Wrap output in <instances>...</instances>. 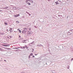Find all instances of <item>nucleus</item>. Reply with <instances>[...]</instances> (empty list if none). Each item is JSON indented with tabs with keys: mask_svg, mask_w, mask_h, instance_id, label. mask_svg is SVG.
Wrapping results in <instances>:
<instances>
[{
	"mask_svg": "<svg viewBox=\"0 0 73 73\" xmlns=\"http://www.w3.org/2000/svg\"><path fill=\"white\" fill-rule=\"evenodd\" d=\"M23 29L24 30L22 31V32L23 33H25L28 31V30L27 28H24Z\"/></svg>",
	"mask_w": 73,
	"mask_h": 73,
	"instance_id": "f257e3e1",
	"label": "nucleus"
},
{
	"mask_svg": "<svg viewBox=\"0 0 73 73\" xmlns=\"http://www.w3.org/2000/svg\"><path fill=\"white\" fill-rule=\"evenodd\" d=\"M28 33H29V34L31 35L33 33L32 32H30L29 31H28Z\"/></svg>",
	"mask_w": 73,
	"mask_h": 73,
	"instance_id": "f03ea898",
	"label": "nucleus"
},
{
	"mask_svg": "<svg viewBox=\"0 0 73 73\" xmlns=\"http://www.w3.org/2000/svg\"><path fill=\"white\" fill-rule=\"evenodd\" d=\"M68 35H72V33H71V32H69L68 33Z\"/></svg>",
	"mask_w": 73,
	"mask_h": 73,
	"instance_id": "7ed1b4c3",
	"label": "nucleus"
},
{
	"mask_svg": "<svg viewBox=\"0 0 73 73\" xmlns=\"http://www.w3.org/2000/svg\"><path fill=\"white\" fill-rule=\"evenodd\" d=\"M37 46H42V45H41V44H38Z\"/></svg>",
	"mask_w": 73,
	"mask_h": 73,
	"instance_id": "20e7f679",
	"label": "nucleus"
},
{
	"mask_svg": "<svg viewBox=\"0 0 73 73\" xmlns=\"http://www.w3.org/2000/svg\"><path fill=\"white\" fill-rule=\"evenodd\" d=\"M12 8L13 9L15 10V9H17V8H16V7H12Z\"/></svg>",
	"mask_w": 73,
	"mask_h": 73,
	"instance_id": "39448f33",
	"label": "nucleus"
},
{
	"mask_svg": "<svg viewBox=\"0 0 73 73\" xmlns=\"http://www.w3.org/2000/svg\"><path fill=\"white\" fill-rule=\"evenodd\" d=\"M7 8H8V7H6L4 8V9H7Z\"/></svg>",
	"mask_w": 73,
	"mask_h": 73,
	"instance_id": "423d86ee",
	"label": "nucleus"
},
{
	"mask_svg": "<svg viewBox=\"0 0 73 73\" xmlns=\"http://www.w3.org/2000/svg\"><path fill=\"white\" fill-rule=\"evenodd\" d=\"M29 56H33V54L32 53H31Z\"/></svg>",
	"mask_w": 73,
	"mask_h": 73,
	"instance_id": "0eeeda50",
	"label": "nucleus"
},
{
	"mask_svg": "<svg viewBox=\"0 0 73 73\" xmlns=\"http://www.w3.org/2000/svg\"><path fill=\"white\" fill-rule=\"evenodd\" d=\"M1 35H5V33H1Z\"/></svg>",
	"mask_w": 73,
	"mask_h": 73,
	"instance_id": "6e6552de",
	"label": "nucleus"
},
{
	"mask_svg": "<svg viewBox=\"0 0 73 73\" xmlns=\"http://www.w3.org/2000/svg\"><path fill=\"white\" fill-rule=\"evenodd\" d=\"M55 3H56V5H57V4H58V1H57Z\"/></svg>",
	"mask_w": 73,
	"mask_h": 73,
	"instance_id": "1a4fd4ad",
	"label": "nucleus"
},
{
	"mask_svg": "<svg viewBox=\"0 0 73 73\" xmlns=\"http://www.w3.org/2000/svg\"><path fill=\"white\" fill-rule=\"evenodd\" d=\"M8 38H11V36H8Z\"/></svg>",
	"mask_w": 73,
	"mask_h": 73,
	"instance_id": "9d476101",
	"label": "nucleus"
},
{
	"mask_svg": "<svg viewBox=\"0 0 73 73\" xmlns=\"http://www.w3.org/2000/svg\"><path fill=\"white\" fill-rule=\"evenodd\" d=\"M4 24H5V25H8V23H7L5 22Z\"/></svg>",
	"mask_w": 73,
	"mask_h": 73,
	"instance_id": "9b49d317",
	"label": "nucleus"
},
{
	"mask_svg": "<svg viewBox=\"0 0 73 73\" xmlns=\"http://www.w3.org/2000/svg\"><path fill=\"white\" fill-rule=\"evenodd\" d=\"M26 41V40H25L22 41V42H25V41Z\"/></svg>",
	"mask_w": 73,
	"mask_h": 73,
	"instance_id": "f8f14e48",
	"label": "nucleus"
},
{
	"mask_svg": "<svg viewBox=\"0 0 73 73\" xmlns=\"http://www.w3.org/2000/svg\"><path fill=\"white\" fill-rule=\"evenodd\" d=\"M13 16H14L15 17H17V16L16 15H14Z\"/></svg>",
	"mask_w": 73,
	"mask_h": 73,
	"instance_id": "ddd939ff",
	"label": "nucleus"
},
{
	"mask_svg": "<svg viewBox=\"0 0 73 73\" xmlns=\"http://www.w3.org/2000/svg\"><path fill=\"white\" fill-rule=\"evenodd\" d=\"M25 48V46H24V47H21V48H23V49H24Z\"/></svg>",
	"mask_w": 73,
	"mask_h": 73,
	"instance_id": "4468645a",
	"label": "nucleus"
},
{
	"mask_svg": "<svg viewBox=\"0 0 73 73\" xmlns=\"http://www.w3.org/2000/svg\"><path fill=\"white\" fill-rule=\"evenodd\" d=\"M29 59H30L31 58V56L30 55H29Z\"/></svg>",
	"mask_w": 73,
	"mask_h": 73,
	"instance_id": "2eb2a0df",
	"label": "nucleus"
},
{
	"mask_svg": "<svg viewBox=\"0 0 73 73\" xmlns=\"http://www.w3.org/2000/svg\"><path fill=\"white\" fill-rule=\"evenodd\" d=\"M31 44H32L33 45H35L34 42H33L32 43H31Z\"/></svg>",
	"mask_w": 73,
	"mask_h": 73,
	"instance_id": "dca6fc26",
	"label": "nucleus"
},
{
	"mask_svg": "<svg viewBox=\"0 0 73 73\" xmlns=\"http://www.w3.org/2000/svg\"><path fill=\"white\" fill-rule=\"evenodd\" d=\"M31 25V24L29 23V24H28L27 25V26H29V25Z\"/></svg>",
	"mask_w": 73,
	"mask_h": 73,
	"instance_id": "f3484780",
	"label": "nucleus"
},
{
	"mask_svg": "<svg viewBox=\"0 0 73 73\" xmlns=\"http://www.w3.org/2000/svg\"><path fill=\"white\" fill-rule=\"evenodd\" d=\"M19 48H20V47H18V48H15L14 49H19Z\"/></svg>",
	"mask_w": 73,
	"mask_h": 73,
	"instance_id": "a211bd4d",
	"label": "nucleus"
},
{
	"mask_svg": "<svg viewBox=\"0 0 73 73\" xmlns=\"http://www.w3.org/2000/svg\"><path fill=\"white\" fill-rule=\"evenodd\" d=\"M28 0H26V3H27L28 2Z\"/></svg>",
	"mask_w": 73,
	"mask_h": 73,
	"instance_id": "6ab92c4d",
	"label": "nucleus"
},
{
	"mask_svg": "<svg viewBox=\"0 0 73 73\" xmlns=\"http://www.w3.org/2000/svg\"><path fill=\"white\" fill-rule=\"evenodd\" d=\"M27 4H28V5H31V3H28Z\"/></svg>",
	"mask_w": 73,
	"mask_h": 73,
	"instance_id": "aec40b11",
	"label": "nucleus"
},
{
	"mask_svg": "<svg viewBox=\"0 0 73 73\" xmlns=\"http://www.w3.org/2000/svg\"><path fill=\"white\" fill-rule=\"evenodd\" d=\"M9 44H6V46H9Z\"/></svg>",
	"mask_w": 73,
	"mask_h": 73,
	"instance_id": "412c9836",
	"label": "nucleus"
},
{
	"mask_svg": "<svg viewBox=\"0 0 73 73\" xmlns=\"http://www.w3.org/2000/svg\"><path fill=\"white\" fill-rule=\"evenodd\" d=\"M26 13H27V14H29V12H27V11H26Z\"/></svg>",
	"mask_w": 73,
	"mask_h": 73,
	"instance_id": "4be33fe9",
	"label": "nucleus"
},
{
	"mask_svg": "<svg viewBox=\"0 0 73 73\" xmlns=\"http://www.w3.org/2000/svg\"><path fill=\"white\" fill-rule=\"evenodd\" d=\"M3 46H6V44H3Z\"/></svg>",
	"mask_w": 73,
	"mask_h": 73,
	"instance_id": "5701e85b",
	"label": "nucleus"
},
{
	"mask_svg": "<svg viewBox=\"0 0 73 73\" xmlns=\"http://www.w3.org/2000/svg\"><path fill=\"white\" fill-rule=\"evenodd\" d=\"M17 16H20V15L19 14H18V15H16Z\"/></svg>",
	"mask_w": 73,
	"mask_h": 73,
	"instance_id": "b1692460",
	"label": "nucleus"
},
{
	"mask_svg": "<svg viewBox=\"0 0 73 73\" xmlns=\"http://www.w3.org/2000/svg\"><path fill=\"white\" fill-rule=\"evenodd\" d=\"M73 29L72 30H70V31H71V32H73Z\"/></svg>",
	"mask_w": 73,
	"mask_h": 73,
	"instance_id": "393cba45",
	"label": "nucleus"
},
{
	"mask_svg": "<svg viewBox=\"0 0 73 73\" xmlns=\"http://www.w3.org/2000/svg\"><path fill=\"white\" fill-rule=\"evenodd\" d=\"M31 3H33V1H31Z\"/></svg>",
	"mask_w": 73,
	"mask_h": 73,
	"instance_id": "a878e982",
	"label": "nucleus"
},
{
	"mask_svg": "<svg viewBox=\"0 0 73 73\" xmlns=\"http://www.w3.org/2000/svg\"><path fill=\"white\" fill-rule=\"evenodd\" d=\"M16 23H19V21H17Z\"/></svg>",
	"mask_w": 73,
	"mask_h": 73,
	"instance_id": "bb28decb",
	"label": "nucleus"
},
{
	"mask_svg": "<svg viewBox=\"0 0 73 73\" xmlns=\"http://www.w3.org/2000/svg\"><path fill=\"white\" fill-rule=\"evenodd\" d=\"M26 48L27 49H28V47H27V46H26Z\"/></svg>",
	"mask_w": 73,
	"mask_h": 73,
	"instance_id": "cd10ccee",
	"label": "nucleus"
},
{
	"mask_svg": "<svg viewBox=\"0 0 73 73\" xmlns=\"http://www.w3.org/2000/svg\"><path fill=\"white\" fill-rule=\"evenodd\" d=\"M19 32L20 33H21V30H19Z\"/></svg>",
	"mask_w": 73,
	"mask_h": 73,
	"instance_id": "c85d7f7f",
	"label": "nucleus"
},
{
	"mask_svg": "<svg viewBox=\"0 0 73 73\" xmlns=\"http://www.w3.org/2000/svg\"><path fill=\"white\" fill-rule=\"evenodd\" d=\"M19 40H21L22 39V38H19Z\"/></svg>",
	"mask_w": 73,
	"mask_h": 73,
	"instance_id": "c756f323",
	"label": "nucleus"
},
{
	"mask_svg": "<svg viewBox=\"0 0 73 73\" xmlns=\"http://www.w3.org/2000/svg\"><path fill=\"white\" fill-rule=\"evenodd\" d=\"M37 54H35V56H37Z\"/></svg>",
	"mask_w": 73,
	"mask_h": 73,
	"instance_id": "7c9ffc66",
	"label": "nucleus"
},
{
	"mask_svg": "<svg viewBox=\"0 0 73 73\" xmlns=\"http://www.w3.org/2000/svg\"><path fill=\"white\" fill-rule=\"evenodd\" d=\"M29 30H31V28H29Z\"/></svg>",
	"mask_w": 73,
	"mask_h": 73,
	"instance_id": "2f4dec72",
	"label": "nucleus"
},
{
	"mask_svg": "<svg viewBox=\"0 0 73 73\" xmlns=\"http://www.w3.org/2000/svg\"><path fill=\"white\" fill-rule=\"evenodd\" d=\"M33 57H35V56L34 55L33 56Z\"/></svg>",
	"mask_w": 73,
	"mask_h": 73,
	"instance_id": "473e14b6",
	"label": "nucleus"
},
{
	"mask_svg": "<svg viewBox=\"0 0 73 73\" xmlns=\"http://www.w3.org/2000/svg\"><path fill=\"white\" fill-rule=\"evenodd\" d=\"M4 61H5L6 62H7V60H4Z\"/></svg>",
	"mask_w": 73,
	"mask_h": 73,
	"instance_id": "72a5a7b5",
	"label": "nucleus"
},
{
	"mask_svg": "<svg viewBox=\"0 0 73 73\" xmlns=\"http://www.w3.org/2000/svg\"><path fill=\"white\" fill-rule=\"evenodd\" d=\"M34 50V49H33L32 52H33V51Z\"/></svg>",
	"mask_w": 73,
	"mask_h": 73,
	"instance_id": "f704fd0d",
	"label": "nucleus"
},
{
	"mask_svg": "<svg viewBox=\"0 0 73 73\" xmlns=\"http://www.w3.org/2000/svg\"><path fill=\"white\" fill-rule=\"evenodd\" d=\"M28 15H29V16H31V14H30L29 13V14Z\"/></svg>",
	"mask_w": 73,
	"mask_h": 73,
	"instance_id": "c9c22d12",
	"label": "nucleus"
},
{
	"mask_svg": "<svg viewBox=\"0 0 73 73\" xmlns=\"http://www.w3.org/2000/svg\"><path fill=\"white\" fill-rule=\"evenodd\" d=\"M72 60H73V58H72L71 59V61H72Z\"/></svg>",
	"mask_w": 73,
	"mask_h": 73,
	"instance_id": "e433bc0d",
	"label": "nucleus"
},
{
	"mask_svg": "<svg viewBox=\"0 0 73 73\" xmlns=\"http://www.w3.org/2000/svg\"><path fill=\"white\" fill-rule=\"evenodd\" d=\"M28 1H31L29 0H28Z\"/></svg>",
	"mask_w": 73,
	"mask_h": 73,
	"instance_id": "4c0bfd02",
	"label": "nucleus"
},
{
	"mask_svg": "<svg viewBox=\"0 0 73 73\" xmlns=\"http://www.w3.org/2000/svg\"><path fill=\"white\" fill-rule=\"evenodd\" d=\"M0 12H1V10H0Z\"/></svg>",
	"mask_w": 73,
	"mask_h": 73,
	"instance_id": "58836bf2",
	"label": "nucleus"
},
{
	"mask_svg": "<svg viewBox=\"0 0 73 73\" xmlns=\"http://www.w3.org/2000/svg\"><path fill=\"white\" fill-rule=\"evenodd\" d=\"M1 48H0V50H1Z\"/></svg>",
	"mask_w": 73,
	"mask_h": 73,
	"instance_id": "ea45409f",
	"label": "nucleus"
},
{
	"mask_svg": "<svg viewBox=\"0 0 73 73\" xmlns=\"http://www.w3.org/2000/svg\"><path fill=\"white\" fill-rule=\"evenodd\" d=\"M19 37H20V35L19 36Z\"/></svg>",
	"mask_w": 73,
	"mask_h": 73,
	"instance_id": "a19ab883",
	"label": "nucleus"
},
{
	"mask_svg": "<svg viewBox=\"0 0 73 73\" xmlns=\"http://www.w3.org/2000/svg\"><path fill=\"white\" fill-rule=\"evenodd\" d=\"M19 50V49L17 50L16 51H17V50Z\"/></svg>",
	"mask_w": 73,
	"mask_h": 73,
	"instance_id": "79ce46f5",
	"label": "nucleus"
},
{
	"mask_svg": "<svg viewBox=\"0 0 73 73\" xmlns=\"http://www.w3.org/2000/svg\"><path fill=\"white\" fill-rule=\"evenodd\" d=\"M67 18H68V16L67 17Z\"/></svg>",
	"mask_w": 73,
	"mask_h": 73,
	"instance_id": "37998d69",
	"label": "nucleus"
},
{
	"mask_svg": "<svg viewBox=\"0 0 73 73\" xmlns=\"http://www.w3.org/2000/svg\"><path fill=\"white\" fill-rule=\"evenodd\" d=\"M2 61V60H0V61Z\"/></svg>",
	"mask_w": 73,
	"mask_h": 73,
	"instance_id": "c03bdc74",
	"label": "nucleus"
},
{
	"mask_svg": "<svg viewBox=\"0 0 73 73\" xmlns=\"http://www.w3.org/2000/svg\"><path fill=\"white\" fill-rule=\"evenodd\" d=\"M58 16H60V15H59Z\"/></svg>",
	"mask_w": 73,
	"mask_h": 73,
	"instance_id": "a18cd8bd",
	"label": "nucleus"
},
{
	"mask_svg": "<svg viewBox=\"0 0 73 73\" xmlns=\"http://www.w3.org/2000/svg\"><path fill=\"white\" fill-rule=\"evenodd\" d=\"M7 9L8 10V9Z\"/></svg>",
	"mask_w": 73,
	"mask_h": 73,
	"instance_id": "49530a36",
	"label": "nucleus"
},
{
	"mask_svg": "<svg viewBox=\"0 0 73 73\" xmlns=\"http://www.w3.org/2000/svg\"><path fill=\"white\" fill-rule=\"evenodd\" d=\"M2 58L1 59V60H2Z\"/></svg>",
	"mask_w": 73,
	"mask_h": 73,
	"instance_id": "de8ad7c7",
	"label": "nucleus"
},
{
	"mask_svg": "<svg viewBox=\"0 0 73 73\" xmlns=\"http://www.w3.org/2000/svg\"><path fill=\"white\" fill-rule=\"evenodd\" d=\"M46 64L47 65V63H46Z\"/></svg>",
	"mask_w": 73,
	"mask_h": 73,
	"instance_id": "09e8293b",
	"label": "nucleus"
},
{
	"mask_svg": "<svg viewBox=\"0 0 73 73\" xmlns=\"http://www.w3.org/2000/svg\"><path fill=\"white\" fill-rule=\"evenodd\" d=\"M67 1H68V0H67Z\"/></svg>",
	"mask_w": 73,
	"mask_h": 73,
	"instance_id": "8fccbe9b",
	"label": "nucleus"
}]
</instances>
